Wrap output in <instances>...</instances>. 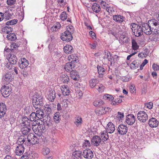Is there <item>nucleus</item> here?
<instances>
[{"label": "nucleus", "instance_id": "26", "mask_svg": "<svg viewBox=\"0 0 159 159\" xmlns=\"http://www.w3.org/2000/svg\"><path fill=\"white\" fill-rule=\"evenodd\" d=\"M8 60L9 63H11L12 65H14L16 64L17 59L15 55L11 54Z\"/></svg>", "mask_w": 159, "mask_h": 159}, {"label": "nucleus", "instance_id": "38", "mask_svg": "<svg viewBox=\"0 0 159 159\" xmlns=\"http://www.w3.org/2000/svg\"><path fill=\"white\" fill-rule=\"evenodd\" d=\"M11 49L7 48L5 49V51L7 52H10L11 51V52H13L14 49H16V48L19 47V45L17 44L16 43H12L11 45Z\"/></svg>", "mask_w": 159, "mask_h": 159}, {"label": "nucleus", "instance_id": "60", "mask_svg": "<svg viewBox=\"0 0 159 159\" xmlns=\"http://www.w3.org/2000/svg\"><path fill=\"white\" fill-rule=\"evenodd\" d=\"M16 0H7V4L9 5H12L15 3Z\"/></svg>", "mask_w": 159, "mask_h": 159}, {"label": "nucleus", "instance_id": "2", "mask_svg": "<svg viewBox=\"0 0 159 159\" xmlns=\"http://www.w3.org/2000/svg\"><path fill=\"white\" fill-rule=\"evenodd\" d=\"M152 28L153 32L154 34H159V23L155 19L149 20L148 22Z\"/></svg>", "mask_w": 159, "mask_h": 159}, {"label": "nucleus", "instance_id": "16", "mask_svg": "<svg viewBox=\"0 0 159 159\" xmlns=\"http://www.w3.org/2000/svg\"><path fill=\"white\" fill-rule=\"evenodd\" d=\"M159 124V121L155 118L152 117L149 120L148 124L151 128L156 127Z\"/></svg>", "mask_w": 159, "mask_h": 159}, {"label": "nucleus", "instance_id": "28", "mask_svg": "<svg viewBox=\"0 0 159 159\" xmlns=\"http://www.w3.org/2000/svg\"><path fill=\"white\" fill-rule=\"evenodd\" d=\"M107 131H103L100 134L101 138H102V141L103 142L106 141L109 139V135Z\"/></svg>", "mask_w": 159, "mask_h": 159}, {"label": "nucleus", "instance_id": "29", "mask_svg": "<svg viewBox=\"0 0 159 159\" xmlns=\"http://www.w3.org/2000/svg\"><path fill=\"white\" fill-rule=\"evenodd\" d=\"M37 125L38 126L37 128H38V136H40L42 135V134L44 132L45 126L44 125L42 124H37Z\"/></svg>", "mask_w": 159, "mask_h": 159}, {"label": "nucleus", "instance_id": "42", "mask_svg": "<svg viewBox=\"0 0 159 159\" xmlns=\"http://www.w3.org/2000/svg\"><path fill=\"white\" fill-rule=\"evenodd\" d=\"M98 73L100 75H103L104 74L105 69L102 66L98 65L97 67Z\"/></svg>", "mask_w": 159, "mask_h": 159}, {"label": "nucleus", "instance_id": "45", "mask_svg": "<svg viewBox=\"0 0 159 159\" xmlns=\"http://www.w3.org/2000/svg\"><path fill=\"white\" fill-rule=\"evenodd\" d=\"M132 48L134 50H137L139 46L138 45L137 43L134 39L132 40Z\"/></svg>", "mask_w": 159, "mask_h": 159}, {"label": "nucleus", "instance_id": "23", "mask_svg": "<svg viewBox=\"0 0 159 159\" xmlns=\"http://www.w3.org/2000/svg\"><path fill=\"white\" fill-rule=\"evenodd\" d=\"M21 121L22 122L21 123V124H22L21 125L27 126H30V123L31 121L30 120V119H29L27 117L25 116L23 117Z\"/></svg>", "mask_w": 159, "mask_h": 159}, {"label": "nucleus", "instance_id": "57", "mask_svg": "<svg viewBox=\"0 0 159 159\" xmlns=\"http://www.w3.org/2000/svg\"><path fill=\"white\" fill-rule=\"evenodd\" d=\"M11 151V147L10 146H7L5 148V152L6 154H10Z\"/></svg>", "mask_w": 159, "mask_h": 159}, {"label": "nucleus", "instance_id": "22", "mask_svg": "<svg viewBox=\"0 0 159 159\" xmlns=\"http://www.w3.org/2000/svg\"><path fill=\"white\" fill-rule=\"evenodd\" d=\"M61 90L64 96H68L70 93V91L68 86L66 85H62L61 86Z\"/></svg>", "mask_w": 159, "mask_h": 159}, {"label": "nucleus", "instance_id": "63", "mask_svg": "<svg viewBox=\"0 0 159 159\" xmlns=\"http://www.w3.org/2000/svg\"><path fill=\"white\" fill-rule=\"evenodd\" d=\"M152 68L154 70H159V66L154 63L152 65Z\"/></svg>", "mask_w": 159, "mask_h": 159}, {"label": "nucleus", "instance_id": "17", "mask_svg": "<svg viewBox=\"0 0 159 159\" xmlns=\"http://www.w3.org/2000/svg\"><path fill=\"white\" fill-rule=\"evenodd\" d=\"M75 64H72L70 62H68L65 65L64 68L66 71L68 72H70L74 71L75 67Z\"/></svg>", "mask_w": 159, "mask_h": 159}, {"label": "nucleus", "instance_id": "14", "mask_svg": "<svg viewBox=\"0 0 159 159\" xmlns=\"http://www.w3.org/2000/svg\"><path fill=\"white\" fill-rule=\"evenodd\" d=\"M135 121V117L133 115L130 114L127 116L125 121L128 125H132L134 123Z\"/></svg>", "mask_w": 159, "mask_h": 159}, {"label": "nucleus", "instance_id": "59", "mask_svg": "<svg viewBox=\"0 0 159 159\" xmlns=\"http://www.w3.org/2000/svg\"><path fill=\"white\" fill-rule=\"evenodd\" d=\"M84 146L86 147H90L91 146V143L89 141L87 140H84Z\"/></svg>", "mask_w": 159, "mask_h": 159}, {"label": "nucleus", "instance_id": "44", "mask_svg": "<svg viewBox=\"0 0 159 159\" xmlns=\"http://www.w3.org/2000/svg\"><path fill=\"white\" fill-rule=\"evenodd\" d=\"M61 81L64 83H67L69 81V79L68 76L66 75H62L61 77Z\"/></svg>", "mask_w": 159, "mask_h": 159}, {"label": "nucleus", "instance_id": "7", "mask_svg": "<svg viewBox=\"0 0 159 159\" xmlns=\"http://www.w3.org/2000/svg\"><path fill=\"white\" fill-rule=\"evenodd\" d=\"M142 27L143 28V32L148 35H150L153 32L152 28L148 23L143 24Z\"/></svg>", "mask_w": 159, "mask_h": 159}, {"label": "nucleus", "instance_id": "43", "mask_svg": "<svg viewBox=\"0 0 159 159\" xmlns=\"http://www.w3.org/2000/svg\"><path fill=\"white\" fill-rule=\"evenodd\" d=\"M27 138H25L23 136H21V138H19L17 141V143L19 145H23L22 144L25 141Z\"/></svg>", "mask_w": 159, "mask_h": 159}, {"label": "nucleus", "instance_id": "55", "mask_svg": "<svg viewBox=\"0 0 159 159\" xmlns=\"http://www.w3.org/2000/svg\"><path fill=\"white\" fill-rule=\"evenodd\" d=\"M44 109V110L47 111L49 113H51L52 111L50 106L49 105H45Z\"/></svg>", "mask_w": 159, "mask_h": 159}, {"label": "nucleus", "instance_id": "13", "mask_svg": "<svg viewBox=\"0 0 159 159\" xmlns=\"http://www.w3.org/2000/svg\"><path fill=\"white\" fill-rule=\"evenodd\" d=\"M118 132L121 135L125 134L127 132L128 128L124 125H120L117 128Z\"/></svg>", "mask_w": 159, "mask_h": 159}, {"label": "nucleus", "instance_id": "6", "mask_svg": "<svg viewBox=\"0 0 159 159\" xmlns=\"http://www.w3.org/2000/svg\"><path fill=\"white\" fill-rule=\"evenodd\" d=\"M138 119L142 123H144L148 120V117L147 113L143 111H139L137 114Z\"/></svg>", "mask_w": 159, "mask_h": 159}, {"label": "nucleus", "instance_id": "19", "mask_svg": "<svg viewBox=\"0 0 159 159\" xmlns=\"http://www.w3.org/2000/svg\"><path fill=\"white\" fill-rule=\"evenodd\" d=\"M106 127V131L110 134L113 133L115 130V125L111 122L108 123Z\"/></svg>", "mask_w": 159, "mask_h": 159}, {"label": "nucleus", "instance_id": "31", "mask_svg": "<svg viewBox=\"0 0 159 159\" xmlns=\"http://www.w3.org/2000/svg\"><path fill=\"white\" fill-rule=\"evenodd\" d=\"M141 63L138 60H135L130 64V67L131 69H136L138 68L139 64Z\"/></svg>", "mask_w": 159, "mask_h": 159}, {"label": "nucleus", "instance_id": "61", "mask_svg": "<svg viewBox=\"0 0 159 159\" xmlns=\"http://www.w3.org/2000/svg\"><path fill=\"white\" fill-rule=\"evenodd\" d=\"M112 57L113 59V63L116 62L118 60L119 56L116 55H115L113 57Z\"/></svg>", "mask_w": 159, "mask_h": 159}, {"label": "nucleus", "instance_id": "25", "mask_svg": "<svg viewBox=\"0 0 159 159\" xmlns=\"http://www.w3.org/2000/svg\"><path fill=\"white\" fill-rule=\"evenodd\" d=\"M64 51L65 53L71 54L73 52V47L70 45H66L64 48Z\"/></svg>", "mask_w": 159, "mask_h": 159}, {"label": "nucleus", "instance_id": "36", "mask_svg": "<svg viewBox=\"0 0 159 159\" xmlns=\"http://www.w3.org/2000/svg\"><path fill=\"white\" fill-rule=\"evenodd\" d=\"M43 120L44 123L48 125V127L51 126L52 124L53 121L52 119L49 116H47L46 119H44Z\"/></svg>", "mask_w": 159, "mask_h": 159}, {"label": "nucleus", "instance_id": "3", "mask_svg": "<svg viewBox=\"0 0 159 159\" xmlns=\"http://www.w3.org/2000/svg\"><path fill=\"white\" fill-rule=\"evenodd\" d=\"M12 91L11 85V84L4 85L2 88L1 91L2 95L4 97H8L11 93Z\"/></svg>", "mask_w": 159, "mask_h": 159}, {"label": "nucleus", "instance_id": "20", "mask_svg": "<svg viewBox=\"0 0 159 159\" xmlns=\"http://www.w3.org/2000/svg\"><path fill=\"white\" fill-rule=\"evenodd\" d=\"M113 19L116 22L121 23L123 22L125 19V17L120 15H113Z\"/></svg>", "mask_w": 159, "mask_h": 159}, {"label": "nucleus", "instance_id": "53", "mask_svg": "<svg viewBox=\"0 0 159 159\" xmlns=\"http://www.w3.org/2000/svg\"><path fill=\"white\" fill-rule=\"evenodd\" d=\"M37 127L38 126L37 125V124L36 125H35L34 123H33L32 128L34 132L35 133L38 135V128H37Z\"/></svg>", "mask_w": 159, "mask_h": 159}, {"label": "nucleus", "instance_id": "30", "mask_svg": "<svg viewBox=\"0 0 159 159\" xmlns=\"http://www.w3.org/2000/svg\"><path fill=\"white\" fill-rule=\"evenodd\" d=\"M69 62L72 64H75V63L77 62L78 58L76 56H75L73 55L69 56L68 57Z\"/></svg>", "mask_w": 159, "mask_h": 159}, {"label": "nucleus", "instance_id": "58", "mask_svg": "<svg viewBox=\"0 0 159 159\" xmlns=\"http://www.w3.org/2000/svg\"><path fill=\"white\" fill-rule=\"evenodd\" d=\"M153 105V103L152 102H150L148 103H147L145 105L146 107L149 109L152 108Z\"/></svg>", "mask_w": 159, "mask_h": 159}, {"label": "nucleus", "instance_id": "1", "mask_svg": "<svg viewBox=\"0 0 159 159\" xmlns=\"http://www.w3.org/2000/svg\"><path fill=\"white\" fill-rule=\"evenodd\" d=\"M66 28L67 30L61 34V38L63 41L69 42L73 39L72 34L74 33V29L72 25L68 26Z\"/></svg>", "mask_w": 159, "mask_h": 159}, {"label": "nucleus", "instance_id": "32", "mask_svg": "<svg viewBox=\"0 0 159 159\" xmlns=\"http://www.w3.org/2000/svg\"><path fill=\"white\" fill-rule=\"evenodd\" d=\"M70 77L72 79L75 80H79L80 77L78 72L74 71L70 72Z\"/></svg>", "mask_w": 159, "mask_h": 159}, {"label": "nucleus", "instance_id": "64", "mask_svg": "<svg viewBox=\"0 0 159 159\" xmlns=\"http://www.w3.org/2000/svg\"><path fill=\"white\" fill-rule=\"evenodd\" d=\"M28 156H27L26 153H25L21 157V159H28Z\"/></svg>", "mask_w": 159, "mask_h": 159}, {"label": "nucleus", "instance_id": "24", "mask_svg": "<svg viewBox=\"0 0 159 159\" xmlns=\"http://www.w3.org/2000/svg\"><path fill=\"white\" fill-rule=\"evenodd\" d=\"M56 93L54 91L51 90L49 91L48 93V99L51 102L53 101L56 97Z\"/></svg>", "mask_w": 159, "mask_h": 159}, {"label": "nucleus", "instance_id": "9", "mask_svg": "<svg viewBox=\"0 0 159 159\" xmlns=\"http://www.w3.org/2000/svg\"><path fill=\"white\" fill-rule=\"evenodd\" d=\"M27 138L28 142L32 144H35L38 143L37 138L33 134H30Z\"/></svg>", "mask_w": 159, "mask_h": 159}, {"label": "nucleus", "instance_id": "34", "mask_svg": "<svg viewBox=\"0 0 159 159\" xmlns=\"http://www.w3.org/2000/svg\"><path fill=\"white\" fill-rule=\"evenodd\" d=\"M98 80L95 79H91L89 81V86L91 88H93L97 85L98 84Z\"/></svg>", "mask_w": 159, "mask_h": 159}, {"label": "nucleus", "instance_id": "37", "mask_svg": "<svg viewBox=\"0 0 159 159\" xmlns=\"http://www.w3.org/2000/svg\"><path fill=\"white\" fill-rule=\"evenodd\" d=\"M60 113L59 112H56L53 116V120L56 123H58L60 122L61 120Z\"/></svg>", "mask_w": 159, "mask_h": 159}, {"label": "nucleus", "instance_id": "41", "mask_svg": "<svg viewBox=\"0 0 159 159\" xmlns=\"http://www.w3.org/2000/svg\"><path fill=\"white\" fill-rule=\"evenodd\" d=\"M7 39L11 41L17 39L16 35L13 33H10L7 35Z\"/></svg>", "mask_w": 159, "mask_h": 159}, {"label": "nucleus", "instance_id": "50", "mask_svg": "<svg viewBox=\"0 0 159 159\" xmlns=\"http://www.w3.org/2000/svg\"><path fill=\"white\" fill-rule=\"evenodd\" d=\"M18 21V20L16 19H13L10 21H8L6 23V25H13L16 24Z\"/></svg>", "mask_w": 159, "mask_h": 159}, {"label": "nucleus", "instance_id": "4", "mask_svg": "<svg viewBox=\"0 0 159 159\" xmlns=\"http://www.w3.org/2000/svg\"><path fill=\"white\" fill-rule=\"evenodd\" d=\"M32 104L34 107L37 109L43 105V99L42 97L37 95L34 97L32 100Z\"/></svg>", "mask_w": 159, "mask_h": 159}, {"label": "nucleus", "instance_id": "8", "mask_svg": "<svg viewBox=\"0 0 159 159\" xmlns=\"http://www.w3.org/2000/svg\"><path fill=\"white\" fill-rule=\"evenodd\" d=\"M111 110L110 108L107 107H102L96 109L95 112L98 116L105 114Z\"/></svg>", "mask_w": 159, "mask_h": 159}, {"label": "nucleus", "instance_id": "48", "mask_svg": "<svg viewBox=\"0 0 159 159\" xmlns=\"http://www.w3.org/2000/svg\"><path fill=\"white\" fill-rule=\"evenodd\" d=\"M103 98L105 100H107L110 101H112L114 99V97L109 94L105 95L103 96Z\"/></svg>", "mask_w": 159, "mask_h": 159}, {"label": "nucleus", "instance_id": "10", "mask_svg": "<svg viewBox=\"0 0 159 159\" xmlns=\"http://www.w3.org/2000/svg\"><path fill=\"white\" fill-rule=\"evenodd\" d=\"M102 141L101 138L98 135L94 136L91 139V143L94 146H98Z\"/></svg>", "mask_w": 159, "mask_h": 159}, {"label": "nucleus", "instance_id": "40", "mask_svg": "<svg viewBox=\"0 0 159 159\" xmlns=\"http://www.w3.org/2000/svg\"><path fill=\"white\" fill-rule=\"evenodd\" d=\"M105 87L101 84H98L96 86L95 89L100 93H102L104 91Z\"/></svg>", "mask_w": 159, "mask_h": 159}, {"label": "nucleus", "instance_id": "12", "mask_svg": "<svg viewBox=\"0 0 159 159\" xmlns=\"http://www.w3.org/2000/svg\"><path fill=\"white\" fill-rule=\"evenodd\" d=\"M82 155L86 159H92L93 157V152L89 149L84 150Z\"/></svg>", "mask_w": 159, "mask_h": 159}, {"label": "nucleus", "instance_id": "52", "mask_svg": "<svg viewBox=\"0 0 159 159\" xmlns=\"http://www.w3.org/2000/svg\"><path fill=\"white\" fill-rule=\"evenodd\" d=\"M50 150L49 148L46 147H44L42 149V152L44 155H46L50 152Z\"/></svg>", "mask_w": 159, "mask_h": 159}, {"label": "nucleus", "instance_id": "47", "mask_svg": "<svg viewBox=\"0 0 159 159\" xmlns=\"http://www.w3.org/2000/svg\"><path fill=\"white\" fill-rule=\"evenodd\" d=\"M30 119L31 121H33L35 120H38V118L37 117L36 113L34 112L32 113L30 116Z\"/></svg>", "mask_w": 159, "mask_h": 159}, {"label": "nucleus", "instance_id": "5", "mask_svg": "<svg viewBox=\"0 0 159 159\" xmlns=\"http://www.w3.org/2000/svg\"><path fill=\"white\" fill-rule=\"evenodd\" d=\"M14 78V76L12 73L10 71H7L3 75L2 80L5 83H9Z\"/></svg>", "mask_w": 159, "mask_h": 159}, {"label": "nucleus", "instance_id": "15", "mask_svg": "<svg viewBox=\"0 0 159 159\" xmlns=\"http://www.w3.org/2000/svg\"><path fill=\"white\" fill-rule=\"evenodd\" d=\"M20 68L23 69L26 68L29 65V61L25 58H21L19 62Z\"/></svg>", "mask_w": 159, "mask_h": 159}, {"label": "nucleus", "instance_id": "51", "mask_svg": "<svg viewBox=\"0 0 159 159\" xmlns=\"http://www.w3.org/2000/svg\"><path fill=\"white\" fill-rule=\"evenodd\" d=\"M3 30L5 32H6L7 34H9V33L12 32L13 29L11 27L8 26L5 27Z\"/></svg>", "mask_w": 159, "mask_h": 159}, {"label": "nucleus", "instance_id": "56", "mask_svg": "<svg viewBox=\"0 0 159 159\" xmlns=\"http://www.w3.org/2000/svg\"><path fill=\"white\" fill-rule=\"evenodd\" d=\"M124 115L123 113L118 112V114L116 116V117L118 118V120L120 121V120H122V118H124Z\"/></svg>", "mask_w": 159, "mask_h": 159}, {"label": "nucleus", "instance_id": "21", "mask_svg": "<svg viewBox=\"0 0 159 159\" xmlns=\"http://www.w3.org/2000/svg\"><path fill=\"white\" fill-rule=\"evenodd\" d=\"M24 147L23 145H18L16 149L15 153L18 156L22 155L24 151Z\"/></svg>", "mask_w": 159, "mask_h": 159}, {"label": "nucleus", "instance_id": "46", "mask_svg": "<svg viewBox=\"0 0 159 159\" xmlns=\"http://www.w3.org/2000/svg\"><path fill=\"white\" fill-rule=\"evenodd\" d=\"M82 118L79 117H77L74 122L75 124L78 127L80 126L82 124Z\"/></svg>", "mask_w": 159, "mask_h": 159}, {"label": "nucleus", "instance_id": "39", "mask_svg": "<svg viewBox=\"0 0 159 159\" xmlns=\"http://www.w3.org/2000/svg\"><path fill=\"white\" fill-rule=\"evenodd\" d=\"M36 113L38 119H41L44 118V112L43 110L39 109L36 111Z\"/></svg>", "mask_w": 159, "mask_h": 159}, {"label": "nucleus", "instance_id": "35", "mask_svg": "<svg viewBox=\"0 0 159 159\" xmlns=\"http://www.w3.org/2000/svg\"><path fill=\"white\" fill-rule=\"evenodd\" d=\"M93 11L96 13H98L101 10L100 6L99 5L96 3H94L92 7Z\"/></svg>", "mask_w": 159, "mask_h": 159}, {"label": "nucleus", "instance_id": "11", "mask_svg": "<svg viewBox=\"0 0 159 159\" xmlns=\"http://www.w3.org/2000/svg\"><path fill=\"white\" fill-rule=\"evenodd\" d=\"M143 28L141 25L138 26L137 28L132 29L133 34L137 37L140 36L143 34Z\"/></svg>", "mask_w": 159, "mask_h": 159}, {"label": "nucleus", "instance_id": "27", "mask_svg": "<svg viewBox=\"0 0 159 159\" xmlns=\"http://www.w3.org/2000/svg\"><path fill=\"white\" fill-rule=\"evenodd\" d=\"M31 126H25L21 128V131L23 134L25 135H28L29 133L31 130Z\"/></svg>", "mask_w": 159, "mask_h": 159}, {"label": "nucleus", "instance_id": "18", "mask_svg": "<svg viewBox=\"0 0 159 159\" xmlns=\"http://www.w3.org/2000/svg\"><path fill=\"white\" fill-rule=\"evenodd\" d=\"M7 107L5 104L1 102L0 103V118L4 116L6 114Z\"/></svg>", "mask_w": 159, "mask_h": 159}, {"label": "nucleus", "instance_id": "54", "mask_svg": "<svg viewBox=\"0 0 159 159\" xmlns=\"http://www.w3.org/2000/svg\"><path fill=\"white\" fill-rule=\"evenodd\" d=\"M104 103V102L102 101H96L94 102L93 104L95 106L100 107Z\"/></svg>", "mask_w": 159, "mask_h": 159}, {"label": "nucleus", "instance_id": "49", "mask_svg": "<svg viewBox=\"0 0 159 159\" xmlns=\"http://www.w3.org/2000/svg\"><path fill=\"white\" fill-rule=\"evenodd\" d=\"M60 19L62 21H64L67 18V14L66 12L63 11L61 13L60 16Z\"/></svg>", "mask_w": 159, "mask_h": 159}, {"label": "nucleus", "instance_id": "62", "mask_svg": "<svg viewBox=\"0 0 159 159\" xmlns=\"http://www.w3.org/2000/svg\"><path fill=\"white\" fill-rule=\"evenodd\" d=\"M140 25H137V24H136L135 23H133L131 24L130 25V27L131 28V29H132V30L133 28H134V29H135L136 28H137V26H139Z\"/></svg>", "mask_w": 159, "mask_h": 159}, {"label": "nucleus", "instance_id": "33", "mask_svg": "<svg viewBox=\"0 0 159 159\" xmlns=\"http://www.w3.org/2000/svg\"><path fill=\"white\" fill-rule=\"evenodd\" d=\"M73 159H81L82 156V152L80 151H76L73 153Z\"/></svg>", "mask_w": 159, "mask_h": 159}]
</instances>
